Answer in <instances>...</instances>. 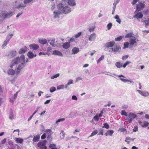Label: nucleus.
Here are the masks:
<instances>
[{"mask_svg":"<svg viewBox=\"0 0 149 149\" xmlns=\"http://www.w3.org/2000/svg\"><path fill=\"white\" fill-rule=\"evenodd\" d=\"M65 120V118H62L58 119L56 121V123H57L58 122H59L61 121H63Z\"/></svg>","mask_w":149,"mask_h":149,"instance_id":"nucleus-50","label":"nucleus"},{"mask_svg":"<svg viewBox=\"0 0 149 149\" xmlns=\"http://www.w3.org/2000/svg\"><path fill=\"white\" fill-rule=\"evenodd\" d=\"M115 65L117 67L120 68L121 67H122V64L120 62H117L115 63Z\"/></svg>","mask_w":149,"mask_h":149,"instance_id":"nucleus-34","label":"nucleus"},{"mask_svg":"<svg viewBox=\"0 0 149 149\" xmlns=\"http://www.w3.org/2000/svg\"><path fill=\"white\" fill-rule=\"evenodd\" d=\"M67 2L68 5L72 6L76 5L75 1L74 0H67Z\"/></svg>","mask_w":149,"mask_h":149,"instance_id":"nucleus-17","label":"nucleus"},{"mask_svg":"<svg viewBox=\"0 0 149 149\" xmlns=\"http://www.w3.org/2000/svg\"><path fill=\"white\" fill-rule=\"evenodd\" d=\"M104 58V55H102L101 56V57L99 58L98 60L97 61V63H99Z\"/></svg>","mask_w":149,"mask_h":149,"instance_id":"nucleus-37","label":"nucleus"},{"mask_svg":"<svg viewBox=\"0 0 149 149\" xmlns=\"http://www.w3.org/2000/svg\"><path fill=\"white\" fill-rule=\"evenodd\" d=\"M128 57H129V56L127 55L124 56H123V57L122 58V59L124 60H125L126 59H127L128 58Z\"/></svg>","mask_w":149,"mask_h":149,"instance_id":"nucleus-55","label":"nucleus"},{"mask_svg":"<svg viewBox=\"0 0 149 149\" xmlns=\"http://www.w3.org/2000/svg\"><path fill=\"white\" fill-rule=\"evenodd\" d=\"M15 71L13 69H9L7 72L8 74L9 75H13L14 74Z\"/></svg>","mask_w":149,"mask_h":149,"instance_id":"nucleus-26","label":"nucleus"},{"mask_svg":"<svg viewBox=\"0 0 149 149\" xmlns=\"http://www.w3.org/2000/svg\"><path fill=\"white\" fill-rule=\"evenodd\" d=\"M56 90V88L54 87L53 86L50 88V93H52L55 91Z\"/></svg>","mask_w":149,"mask_h":149,"instance_id":"nucleus-41","label":"nucleus"},{"mask_svg":"<svg viewBox=\"0 0 149 149\" xmlns=\"http://www.w3.org/2000/svg\"><path fill=\"white\" fill-rule=\"evenodd\" d=\"M16 141L17 143H21L23 141L22 139L21 138H16Z\"/></svg>","mask_w":149,"mask_h":149,"instance_id":"nucleus-33","label":"nucleus"},{"mask_svg":"<svg viewBox=\"0 0 149 149\" xmlns=\"http://www.w3.org/2000/svg\"><path fill=\"white\" fill-rule=\"evenodd\" d=\"M118 131L121 132H124L126 131V129L124 128H119Z\"/></svg>","mask_w":149,"mask_h":149,"instance_id":"nucleus-53","label":"nucleus"},{"mask_svg":"<svg viewBox=\"0 0 149 149\" xmlns=\"http://www.w3.org/2000/svg\"><path fill=\"white\" fill-rule=\"evenodd\" d=\"M61 134H62V136H60L61 139H63L65 137V133L63 132V131H62L60 134L61 135Z\"/></svg>","mask_w":149,"mask_h":149,"instance_id":"nucleus-45","label":"nucleus"},{"mask_svg":"<svg viewBox=\"0 0 149 149\" xmlns=\"http://www.w3.org/2000/svg\"><path fill=\"white\" fill-rule=\"evenodd\" d=\"M40 135H37L34 136L33 138V141L35 142L38 141L40 139Z\"/></svg>","mask_w":149,"mask_h":149,"instance_id":"nucleus-27","label":"nucleus"},{"mask_svg":"<svg viewBox=\"0 0 149 149\" xmlns=\"http://www.w3.org/2000/svg\"><path fill=\"white\" fill-rule=\"evenodd\" d=\"M47 141L45 140L39 142L38 143V146L39 147H41L44 146H46V144Z\"/></svg>","mask_w":149,"mask_h":149,"instance_id":"nucleus-15","label":"nucleus"},{"mask_svg":"<svg viewBox=\"0 0 149 149\" xmlns=\"http://www.w3.org/2000/svg\"><path fill=\"white\" fill-rule=\"evenodd\" d=\"M121 114L123 116H127L128 114L125 110H122L121 111Z\"/></svg>","mask_w":149,"mask_h":149,"instance_id":"nucleus-43","label":"nucleus"},{"mask_svg":"<svg viewBox=\"0 0 149 149\" xmlns=\"http://www.w3.org/2000/svg\"><path fill=\"white\" fill-rule=\"evenodd\" d=\"M16 54V51H11L10 52L9 55L11 56V57H15Z\"/></svg>","mask_w":149,"mask_h":149,"instance_id":"nucleus-25","label":"nucleus"},{"mask_svg":"<svg viewBox=\"0 0 149 149\" xmlns=\"http://www.w3.org/2000/svg\"><path fill=\"white\" fill-rule=\"evenodd\" d=\"M132 35V33H130L127 34H126L125 36V38H128L131 37Z\"/></svg>","mask_w":149,"mask_h":149,"instance_id":"nucleus-47","label":"nucleus"},{"mask_svg":"<svg viewBox=\"0 0 149 149\" xmlns=\"http://www.w3.org/2000/svg\"><path fill=\"white\" fill-rule=\"evenodd\" d=\"M28 61V58L26 59L25 61L24 55H21L20 57H17L13 60L10 68H13V66L15 65L16 67H17V72H20L21 70L26 65Z\"/></svg>","mask_w":149,"mask_h":149,"instance_id":"nucleus-1","label":"nucleus"},{"mask_svg":"<svg viewBox=\"0 0 149 149\" xmlns=\"http://www.w3.org/2000/svg\"><path fill=\"white\" fill-rule=\"evenodd\" d=\"M14 118L13 113V110H10V115L9 118L11 120L13 119Z\"/></svg>","mask_w":149,"mask_h":149,"instance_id":"nucleus-29","label":"nucleus"},{"mask_svg":"<svg viewBox=\"0 0 149 149\" xmlns=\"http://www.w3.org/2000/svg\"><path fill=\"white\" fill-rule=\"evenodd\" d=\"M137 117L136 115L132 113H130L128 114L127 118L126 120L129 123H131L132 121V120Z\"/></svg>","mask_w":149,"mask_h":149,"instance_id":"nucleus-3","label":"nucleus"},{"mask_svg":"<svg viewBox=\"0 0 149 149\" xmlns=\"http://www.w3.org/2000/svg\"><path fill=\"white\" fill-rule=\"evenodd\" d=\"M50 44L53 47H55L57 46V42H55V39L53 38L52 40H48Z\"/></svg>","mask_w":149,"mask_h":149,"instance_id":"nucleus-10","label":"nucleus"},{"mask_svg":"<svg viewBox=\"0 0 149 149\" xmlns=\"http://www.w3.org/2000/svg\"><path fill=\"white\" fill-rule=\"evenodd\" d=\"M120 79L124 83H126L129 82H130L131 83H132L133 82V81H130V80H128L127 79H125L122 78H120Z\"/></svg>","mask_w":149,"mask_h":149,"instance_id":"nucleus-30","label":"nucleus"},{"mask_svg":"<svg viewBox=\"0 0 149 149\" xmlns=\"http://www.w3.org/2000/svg\"><path fill=\"white\" fill-rule=\"evenodd\" d=\"M104 131V129L102 128H100L99 129V131H100L99 133L98 134V135H103V131Z\"/></svg>","mask_w":149,"mask_h":149,"instance_id":"nucleus-48","label":"nucleus"},{"mask_svg":"<svg viewBox=\"0 0 149 149\" xmlns=\"http://www.w3.org/2000/svg\"><path fill=\"white\" fill-rule=\"evenodd\" d=\"M145 6L143 3H140L136 5V9L139 11L143 10Z\"/></svg>","mask_w":149,"mask_h":149,"instance_id":"nucleus-7","label":"nucleus"},{"mask_svg":"<svg viewBox=\"0 0 149 149\" xmlns=\"http://www.w3.org/2000/svg\"><path fill=\"white\" fill-rule=\"evenodd\" d=\"M124 36H120L116 38L115 39V40L116 41H119L121 40L123 38Z\"/></svg>","mask_w":149,"mask_h":149,"instance_id":"nucleus-42","label":"nucleus"},{"mask_svg":"<svg viewBox=\"0 0 149 149\" xmlns=\"http://www.w3.org/2000/svg\"><path fill=\"white\" fill-rule=\"evenodd\" d=\"M110 49L112 50L111 52L113 51L114 52H120L121 51V48L120 46L119 45H114L113 47L110 48ZM109 52H110V50H109Z\"/></svg>","mask_w":149,"mask_h":149,"instance_id":"nucleus-4","label":"nucleus"},{"mask_svg":"<svg viewBox=\"0 0 149 149\" xmlns=\"http://www.w3.org/2000/svg\"><path fill=\"white\" fill-rule=\"evenodd\" d=\"M95 27V26H92V27L89 28V31L90 32H92L94 31Z\"/></svg>","mask_w":149,"mask_h":149,"instance_id":"nucleus-51","label":"nucleus"},{"mask_svg":"<svg viewBox=\"0 0 149 149\" xmlns=\"http://www.w3.org/2000/svg\"><path fill=\"white\" fill-rule=\"evenodd\" d=\"M57 7L58 9L59 10L63 9V8H64V5L62 3H60L57 5Z\"/></svg>","mask_w":149,"mask_h":149,"instance_id":"nucleus-32","label":"nucleus"},{"mask_svg":"<svg viewBox=\"0 0 149 149\" xmlns=\"http://www.w3.org/2000/svg\"><path fill=\"white\" fill-rule=\"evenodd\" d=\"M49 147L50 148H51V149L52 148H53L56 147V146L54 144H50Z\"/></svg>","mask_w":149,"mask_h":149,"instance_id":"nucleus-59","label":"nucleus"},{"mask_svg":"<svg viewBox=\"0 0 149 149\" xmlns=\"http://www.w3.org/2000/svg\"><path fill=\"white\" fill-rule=\"evenodd\" d=\"M60 76V74L59 73H57L55 74L54 75H53L51 76L50 77L51 79H54L55 78H56L58 77H59Z\"/></svg>","mask_w":149,"mask_h":149,"instance_id":"nucleus-35","label":"nucleus"},{"mask_svg":"<svg viewBox=\"0 0 149 149\" xmlns=\"http://www.w3.org/2000/svg\"><path fill=\"white\" fill-rule=\"evenodd\" d=\"M61 12L58 10H55L54 12L53 17L54 19L59 17V16L60 15Z\"/></svg>","mask_w":149,"mask_h":149,"instance_id":"nucleus-9","label":"nucleus"},{"mask_svg":"<svg viewBox=\"0 0 149 149\" xmlns=\"http://www.w3.org/2000/svg\"><path fill=\"white\" fill-rule=\"evenodd\" d=\"M138 123L141 126L143 127H145L147 126L149 124L148 122L147 121H144L142 122L141 121H139Z\"/></svg>","mask_w":149,"mask_h":149,"instance_id":"nucleus-11","label":"nucleus"},{"mask_svg":"<svg viewBox=\"0 0 149 149\" xmlns=\"http://www.w3.org/2000/svg\"><path fill=\"white\" fill-rule=\"evenodd\" d=\"M82 79V78L81 77H78L75 80V82H77L78 81L80 80H81Z\"/></svg>","mask_w":149,"mask_h":149,"instance_id":"nucleus-58","label":"nucleus"},{"mask_svg":"<svg viewBox=\"0 0 149 149\" xmlns=\"http://www.w3.org/2000/svg\"><path fill=\"white\" fill-rule=\"evenodd\" d=\"M142 95L144 96H148L149 95V93L147 92H143Z\"/></svg>","mask_w":149,"mask_h":149,"instance_id":"nucleus-49","label":"nucleus"},{"mask_svg":"<svg viewBox=\"0 0 149 149\" xmlns=\"http://www.w3.org/2000/svg\"><path fill=\"white\" fill-rule=\"evenodd\" d=\"M112 26V24L111 23H109L107 25V27L108 30H109L111 28Z\"/></svg>","mask_w":149,"mask_h":149,"instance_id":"nucleus-44","label":"nucleus"},{"mask_svg":"<svg viewBox=\"0 0 149 149\" xmlns=\"http://www.w3.org/2000/svg\"><path fill=\"white\" fill-rule=\"evenodd\" d=\"M27 48L24 46V47L21 48L19 50L18 53L19 54H22L25 53L27 50Z\"/></svg>","mask_w":149,"mask_h":149,"instance_id":"nucleus-12","label":"nucleus"},{"mask_svg":"<svg viewBox=\"0 0 149 149\" xmlns=\"http://www.w3.org/2000/svg\"><path fill=\"white\" fill-rule=\"evenodd\" d=\"M38 42L40 43L42 45H44L46 43H47V40L43 38L40 39H39L38 40Z\"/></svg>","mask_w":149,"mask_h":149,"instance_id":"nucleus-19","label":"nucleus"},{"mask_svg":"<svg viewBox=\"0 0 149 149\" xmlns=\"http://www.w3.org/2000/svg\"><path fill=\"white\" fill-rule=\"evenodd\" d=\"M27 56L30 58H32L33 57H36V54H34L33 53V52L31 51L29 52L27 54Z\"/></svg>","mask_w":149,"mask_h":149,"instance_id":"nucleus-20","label":"nucleus"},{"mask_svg":"<svg viewBox=\"0 0 149 149\" xmlns=\"http://www.w3.org/2000/svg\"><path fill=\"white\" fill-rule=\"evenodd\" d=\"M13 15V13L12 12H9L7 13L3 12L2 13V16L3 17V19H4L9 18Z\"/></svg>","mask_w":149,"mask_h":149,"instance_id":"nucleus-5","label":"nucleus"},{"mask_svg":"<svg viewBox=\"0 0 149 149\" xmlns=\"http://www.w3.org/2000/svg\"><path fill=\"white\" fill-rule=\"evenodd\" d=\"M129 45V43L128 42H125L124 44L123 48L125 49L128 48V47Z\"/></svg>","mask_w":149,"mask_h":149,"instance_id":"nucleus-46","label":"nucleus"},{"mask_svg":"<svg viewBox=\"0 0 149 149\" xmlns=\"http://www.w3.org/2000/svg\"><path fill=\"white\" fill-rule=\"evenodd\" d=\"M81 34V32H79L75 36V38H77L79 37Z\"/></svg>","mask_w":149,"mask_h":149,"instance_id":"nucleus-52","label":"nucleus"},{"mask_svg":"<svg viewBox=\"0 0 149 149\" xmlns=\"http://www.w3.org/2000/svg\"><path fill=\"white\" fill-rule=\"evenodd\" d=\"M79 52V49L77 47H73L72 50V54H76Z\"/></svg>","mask_w":149,"mask_h":149,"instance_id":"nucleus-16","label":"nucleus"},{"mask_svg":"<svg viewBox=\"0 0 149 149\" xmlns=\"http://www.w3.org/2000/svg\"><path fill=\"white\" fill-rule=\"evenodd\" d=\"M65 86L64 85H61L57 86V90H59L61 89H63L64 88Z\"/></svg>","mask_w":149,"mask_h":149,"instance_id":"nucleus-36","label":"nucleus"},{"mask_svg":"<svg viewBox=\"0 0 149 149\" xmlns=\"http://www.w3.org/2000/svg\"><path fill=\"white\" fill-rule=\"evenodd\" d=\"M134 139L135 138L132 139L128 136L126 137V140H129V141H133Z\"/></svg>","mask_w":149,"mask_h":149,"instance_id":"nucleus-56","label":"nucleus"},{"mask_svg":"<svg viewBox=\"0 0 149 149\" xmlns=\"http://www.w3.org/2000/svg\"><path fill=\"white\" fill-rule=\"evenodd\" d=\"M47 54V53H45V52H40L39 54V56L41 55H46V54Z\"/></svg>","mask_w":149,"mask_h":149,"instance_id":"nucleus-64","label":"nucleus"},{"mask_svg":"<svg viewBox=\"0 0 149 149\" xmlns=\"http://www.w3.org/2000/svg\"><path fill=\"white\" fill-rule=\"evenodd\" d=\"M122 107L123 109H126L128 108V106L127 105L124 104L122 106Z\"/></svg>","mask_w":149,"mask_h":149,"instance_id":"nucleus-62","label":"nucleus"},{"mask_svg":"<svg viewBox=\"0 0 149 149\" xmlns=\"http://www.w3.org/2000/svg\"><path fill=\"white\" fill-rule=\"evenodd\" d=\"M70 42H67L64 43L63 45V47L65 49H67L70 47Z\"/></svg>","mask_w":149,"mask_h":149,"instance_id":"nucleus-21","label":"nucleus"},{"mask_svg":"<svg viewBox=\"0 0 149 149\" xmlns=\"http://www.w3.org/2000/svg\"><path fill=\"white\" fill-rule=\"evenodd\" d=\"M98 132V131L97 130H95L93 131L91 134L90 136V137H92L96 134Z\"/></svg>","mask_w":149,"mask_h":149,"instance_id":"nucleus-39","label":"nucleus"},{"mask_svg":"<svg viewBox=\"0 0 149 149\" xmlns=\"http://www.w3.org/2000/svg\"><path fill=\"white\" fill-rule=\"evenodd\" d=\"M143 16V15L142 14L141 12H139L134 16L133 17L136 18L137 19H141L142 17Z\"/></svg>","mask_w":149,"mask_h":149,"instance_id":"nucleus-18","label":"nucleus"},{"mask_svg":"<svg viewBox=\"0 0 149 149\" xmlns=\"http://www.w3.org/2000/svg\"><path fill=\"white\" fill-rule=\"evenodd\" d=\"M52 133L49 134L47 135V138L49 140L51 139H52Z\"/></svg>","mask_w":149,"mask_h":149,"instance_id":"nucleus-57","label":"nucleus"},{"mask_svg":"<svg viewBox=\"0 0 149 149\" xmlns=\"http://www.w3.org/2000/svg\"><path fill=\"white\" fill-rule=\"evenodd\" d=\"M96 35L95 33H92L90 36L89 40L90 41H94L96 38Z\"/></svg>","mask_w":149,"mask_h":149,"instance_id":"nucleus-14","label":"nucleus"},{"mask_svg":"<svg viewBox=\"0 0 149 149\" xmlns=\"http://www.w3.org/2000/svg\"><path fill=\"white\" fill-rule=\"evenodd\" d=\"M73 81L72 79H70L69 80L67 84V85H70L71 84H73Z\"/></svg>","mask_w":149,"mask_h":149,"instance_id":"nucleus-54","label":"nucleus"},{"mask_svg":"<svg viewBox=\"0 0 149 149\" xmlns=\"http://www.w3.org/2000/svg\"><path fill=\"white\" fill-rule=\"evenodd\" d=\"M29 47L31 49L37 50L39 47L38 45L36 44H32L29 45Z\"/></svg>","mask_w":149,"mask_h":149,"instance_id":"nucleus-13","label":"nucleus"},{"mask_svg":"<svg viewBox=\"0 0 149 149\" xmlns=\"http://www.w3.org/2000/svg\"><path fill=\"white\" fill-rule=\"evenodd\" d=\"M13 36V34H10L9 35L7 36L6 40L9 42L12 37Z\"/></svg>","mask_w":149,"mask_h":149,"instance_id":"nucleus-31","label":"nucleus"},{"mask_svg":"<svg viewBox=\"0 0 149 149\" xmlns=\"http://www.w3.org/2000/svg\"><path fill=\"white\" fill-rule=\"evenodd\" d=\"M136 38H131L129 42L130 45L132 46L134 45V43H136Z\"/></svg>","mask_w":149,"mask_h":149,"instance_id":"nucleus-24","label":"nucleus"},{"mask_svg":"<svg viewBox=\"0 0 149 149\" xmlns=\"http://www.w3.org/2000/svg\"><path fill=\"white\" fill-rule=\"evenodd\" d=\"M115 44V42L114 41H110L106 43L104 46L108 48L110 47H113Z\"/></svg>","mask_w":149,"mask_h":149,"instance_id":"nucleus-8","label":"nucleus"},{"mask_svg":"<svg viewBox=\"0 0 149 149\" xmlns=\"http://www.w3.org/2000/svg\"><path fill=\"white\" fill-rule=\"evenodd\" d=\"M53 54L56 55H57L59 56H63L62 53H61L60 52L57 50H54L53 51Z\"/></svg>","mask_w":149,"mask_h":149,"instance_id":"nucleus-22","label":"nucleus"},{"mask_svg":"<svg viewBox=\"0 0 149 149\" xmlns=\"http://www.w3.org/2000/svg\"><path fill=\"white\" fill-rule=\"evenodd\" d=\"M46 133H44L41 136V138L42 139H43L46 138Z\"/></svg>","mask_w":149,"mask_h":149,"instance_id":"nucleus-61","label":"nucleus"},{"mask_svg":"<svg viewBox=\"0 0 149 149\" xmlns=\"http://www.w3.org/2000/svg\"><path fill=\"white\" fill-rule=\"evenodd\" d=\"M44 132H45V133H46L47 135L52 133V130L51 129L47 130H46Z\"/></svg>","mask_w":149,"mask_h":149,"instance_id":"nucleus-38","label":"nucleus"},{"mask_svg":"<svg viewBox=\"0 0 149 149\" xmlns=\"http://www.w3.org/2000/svg\"><path fill=\"white\" fill-rule=\"evenodd\" d=\"M32 1V0H24L23 1L24 4L23 3H20L17 6H16L15 7V8L19 10H20L26 6L25 5V4H28Z\"/></svg>","mask_w":149,"mask_h":149,"instance_id":"nucleus-2","label":"nucleus"},{"mask_svg":"<svg viewBox=\"0 0 149 149\" xmlns=\"http://www.w3.org/2000/svg\"><path fill=\"white\" fill-rule=\"evenodd\" d=\"M143 22L145 23L146 27H148L149 26V18H148V19L144 20Z\"/></svg>","mask_w":149,"mask_h":149,"instance_id":"nucleus-28","label":"nucleus"},{"mask_svg":"<svg viewBox=\"0 0 149 149\" xmlns=\"http://www.w3.org/2000/svg\"><path fill=\"white\" fill-rule=\"evenodd\" d=\"M18 92H19L17 91L15 94H14V96L13 97V98L14 99H15L16 98Z\"/></svg>","mask_w":149,"mask_h":149,"instance_id":"nucleus-60","label":"nucleus"},{"mask_svg":"<svg viewBox=\"0 0 149 149\" xmlns=\"http://www.w3.org/2000/svg\"><path fill=\"white\" fill-rule=\"evenodd\" d=\"M114 133V131L112 130H108L107 131V132L104 134L106 136L108 135H110L111 136L112 134Z\"/></svg>","mask_w":149,"mask_h":149,"instance_id":"nucleus-23","label":"nucleus"},{"mask_svg":"<svg viewBox=\"0 0 149 149\" xmlns=\"http://www.w3.org/2000/svg\"><path fill=\"white\" fill-rule=\"evenodd\" d=\"M63 13L65 14H67L71 11V9L67 6H65L63 8L62 10Z\"/></svg>","mask_w":149,"mask_h":149,"instance_id":"nucleus-6","label":"nucleus"},{"mask_svg":"<svg viewBox=\"0 0 149 149\" xmlns=\"http://www.w3.org/2000/svg\"><path fill=\"white\" fill-rule=\"evenodd\" d=\"M72 100H77V98L76 96L74 95H73L72 96Z\"/></svg>","mask_w":149,"mask_h":149,"instance_id":"nucleus-63","label":"nucleus"},{"mask_svg":"<svg viewBox=\"0 0 149 149\" xmlns=\"http://www.w3.org/2000/svg\"><path fill=\"white\" fill-rule=\"evenodd\" d=\"M104 126L102 127L103 128L104 127L106 129H108L109 127V125L107 123H104L103 124Z\"/></svg>","mask_w":149,"mask_h":149,"instance_id":"nucleus-40","label":"nucleus"}]
</instances>
